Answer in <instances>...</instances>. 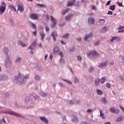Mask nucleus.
Returning <instances> with one entry per match:
<instances>
[{
  "instance_id": "obj_17",
  "label": "nucleus",
  "mask_w": 124,
  "mask_h": 124,
  "mask_svg": "<svg viewBox=\"0 0 124 124\" xmlns=\"http://www.w3.org/2000/svg\"><path fill=\"white\" fill-rule=\"evenodd\" d=\"M18 10H19L20 12H23V11H24V7H23L22 5H18Z\"/></svg>"
},
{
  "instance_id": "obj_55",
  "label": "nucleus",
  "mask_w": 124,
  "mask_h": 124,
  "mask_svg": "<svg viewBox=\"0 0 124 124\" xmlns=\"http://www.w3.org/2000/svg\"><path fill=\"white\" fill-rule=\"evenodd\" d=\"M1 4H2V5H4L3 6H6V4H5L4 2H2L1 3Z\"/></svg>"
},
{
  "instance_id": "obj_32",
  "label": "nucleus",
  "mask_w": 124,
  "mask_h": 124,
  "mask_svg": "<svg viewBox=\"0 0 124 124\" xmlns=\"http://www.w3.org/2000/svg\"><path fill=\"white\" fill-rule=\"evenodd\" d=\"M110 10H115V6L114 5H111L109 7Z\"/></svg>"
},
{
  "instance_id": "obj_27",
  "label": "nucleus",
  "mask_w": 124,
  "mask_h": 124,
  "mask_svg": "<svg viewBox=\"0 0 124 124\" xmlns=\"http://www.w3.org/2000/svg\"><path fill=\"white\" fill-rule=\"evenodd\" d=\"M72 121L74 123H78V118L75 117L73 118Z\"/></svg>"
},
{
  "instance_id": "obj_5",
  "label": "nucleus",
  "mask_w": 124,
  "mask_h": 124,
  "mask_svg": "<svg viewBox=\"0 0 124 124\" xmlns=\"http://www.w3.org/2000/svg\"><path fill=\"white\" fill-rule=\"evenodd\" d=\"M30 18L33 20H37L38 19V15L35 14H31L30 15Z\"/></svg>"
},
{
  "instance_id": "obj_35",
  "label": "nucleus",
  "mask_w": 124,
  "mask_h": 124,
  "mask_svg": "<svg viewBox=\"0 0 124 124\" xmlns=\"http://www.w3.org/2000/svg\"><path fill=\"white\" fill-rule=\"evenodd\" d=\"M32 28L34 30H36V25H35V24H34V23H32Z\"/></svg>"
},
{
  "instance_id": "obj_22",
  "label": "nucleus",
  "mask_w": 124,
  "mask_h": 124,
  "mask_svg": "<svg viewBox=\"0 0 124 124\" xmlns=\"http://www.w3.org/2000/svg\"><path fill=\"white\" fill-rule=\"evenodd\" d=\"M9 50H8V48L7 47H5L4 49V53L5 54V55H8V52Z\"/></svg>"
},
{
  "instance_id": "obj_28",
  "label": "nucleus",
  "mask_w": 124,
  "mask_h": 124,
  "mask_svg": "<svg viewBox=\"0 0 124 124\" xmlns=\"http://www.w3.org/2000/svg\"><path fill=\"white\" fill-rule=\"evenodd\" d=\"M21 62V58L20 57L16 58V59L15 61V62L16 63H18V62Z\"/></svg>"
},
{
  "instance_id": "obj_38",
  "label": "nucleus",
  "mask_w": 124,
  "mask_h": 124,
  "mask_svg": "<svg viewBox=\"0 0 124 124\" xmlns=\"http://www.w3.org/2000/svg\"><path fill=\"white\" fill-rule=\"evenodd\" d=\"M94 70V69L93 68V67H91L89 69V72H92V71H93Z\"/></svg>"
},
{
  "instance_id": "obj_26",
  "label": "nucleus",
  "mask_w": 124,
  "mask_h": 124,
  "mask_svg": "<svg viewBox=\"0 0 124 124\" xmlns=\"http://www.w3.org/2000/svg\"><path fill=\"white\" fill-rule=\"evenodd\" d=\"M100 117L102 118V119H105V116L104 114L102 113L101 110L100 109Z\"/></svg>"
},
{
  "instance_id": "obj_25",
  "label": "nucleus",
  "mask_w": 124,
  "mask_h": 124,
  "mask_svg": "<svg viewBox=\"0 0 124 124\" xmlns=\"http://www.w3.org/2000/svg\"><path fill=\"white\" fill-rule=\"evenodd\" d=\"M41 36V40H43V38H44V37H45V34H44V33L43 32H41L40 33Z\"/></svg>"
},
{
  "instance_id": "obj_30",
  "label": "nucleus",
  "mask_w": 124,
  "mask_h": 124,
  "mask_svg": "<svg viewBox=\"0 0 124 124\" xmlns=\"http://www.w3.org/2000/svg\"><path fill=\"white\" fill-rule=\"evenodd\" d=\"M40 94L41 96H43V97H45L46 96H47V94L44 93V92H41Z\"/></svg>"
},
{
  "instance_id": "obj_51",
  "label": "nucleus",
  "mask_w": 124,
  "mask_h": 124,
  "mask_svg": "<svg viewBox=\"0 0 124 124\" xmlns=\"http://www.w3.org/2000/svg\"><path fill=\"white\" fill-rule=\"evenodd\" d=\"M122 29H124V26L122 27L121 26H120L118 28V30H122Z\"/></svg>"
},
{
  "instance_id": "obj_11",
  "label": "nucleus",
  "mask_w": 124,
  "mask_h": 124,
  "mask_svg": "<svg viewBox=\"0 0 124 124\" xmlns=\"http://www.w3.org/2000/svg\"><path fill=\"white\" fill-rule=\"evenodd\" d=\"M36 44V42H33L31 44V46L29 47V49L30 50H32V49H35V45Z\"/></svg>"
},
{
  "instance_id": "obj_50",
  "label": "nucleus",
  "mask_w": 124,
  "mask_h": 124,
  "mask_svg": "<svg viewBox=\"0 0 124 124\" xmlns=\"http://www.w3.org/2000/svg\"><path fill=\"white\" fill-rule=\"evenodd\" d=\"M59 86H60V87H63V85L62 84V82H59Z\"/></svg>"
},
{
  "instance_id": "obj_57",
  "label": "nucleus",
  "mask_w": 124,
  "mask_h": 124,
  "mask_svg": "<svg viewBox=\"0 0 124 124\" xmlns=\"http://www.w3.org/2000/svg\"><path fill=\"white\" fill-rule=\"evenodd\" d=\"M119 6H123V4L122 3L118 2Z\"/></svg>"
},
{
  "instance_id": "obj_64",
  "label": "nucleus",
  "mask_w": 124,
  "mask_h": 124,
  "mask_svg": "<svg viewBox=\"0 0 124 124\" xmlns=\"http://www.w3.org/2000/svg\"><path fill=\"white\" fill-rule=\"evenodd\" d=\"M104 124H111L110 122H106Z\"/></svg>"
},
{
  "instance_id": "obj_2",
  "label": "nucleus",
  "mask_w": 124,
  "mask_h": 124,
  "mask_svg": "<svg viewBox=\"0 0 124 124\" xmlns=\"http://www.w3.org/2000/svg\"><path fill=\"white\" fill-rule=\"evenodd\" d=\"M87 57L88 58H90V57H99V54L95 51L93 50L87 55Z\"/></svg>"
},
{
  "instance_id": "obj_20",
  "label": "nucleus",
  "mask_w": 124,
  "mask_h": 124,
  "mask_svg": "<svg viewBox=\"0 0 124 124\" xmlns=\"http://www.w3.org/2000/svg\"><path fill=\"white\" fill-rule=\"evenodd\" d=\"M106 80V77H104L101 78L100 83H101V84H103V83H104Z\"/></svg>"
},
{
  "instance_id": "obj_34",
  "label": "nucleus",
  "mask_w": 124,
  "mask_h": 124,
  "mask_svg": "<svg viewBox=\"0 0 124 124\" xmlns=\"http://www.w3.org/2000/svg\"><path fill=\"white\" fill-rule=\"evenodd\" d=\"M68 10H69V9H66L63 12H62V14L63 15H64V14L67 13V11H68Z\"/></svg>"
},
{
  "instance_id": "obj_14",
  "label": "nucleus",
  "mask_w": 124,
  "mask_h": 124,
  "mask_svg": "<svg viewBox=\"0 0 124 124\" xmlns=\"http://www.w3.org/2000/svg\"><path fill=\"white\" fill-rule=\"evenodd\" d=\"M75 3V0H72V1H68L67 2V6H71Z\"/></svg>"
},
{
  "instance_id": "obj_60",
  "label": "nucleus",
  "mask_w": 124,
  "mask_h": 124,
  "mask_svg": "<svg viewBox=\"0 0 124 124\" xmlns=\"http://www.w3.org/2000/svg\"><path fill=\"white\" fill-rule=\"evenodd\" d=\"M49 58H50V59H51V61H52V59H53V55H49Z\"/></svg>"
},
{
  "instance_id": "obj_52",
  "label": "nucleus",
  "mask_w": 124,
  "mask_h": 124,
  "mask_svg": "<svg viewBox=\"0 0 124 124\" xmlns=\"http://www.w3.org/2000/svg\"><path fill=\"white\" fill-rule=\"evenodd\" d=\"M60 62H64V60L63 59H61L60 60Z\"/></svg>"
},
{
  "instance_id": "obj_49",
  "label": "nucleus",
  "mask_w": 124,
  "mask_h": 124,
  "mask_svg": "<svg viewBox=\"0 0 124 124\" xmlns=\"http://www.w3.org/2000/svg\"><path fill=\"white\" fill-rule=\"evenodd\" d=\"M111 2V0H109L106 3V5H109L110 3Z\"/></svg>"
},
{
  "instance_id": "obj_15",
  "label": "nucleus",
  "mask_w": 124,
  "mask_h": 124,
  "mask_svg": "<svg viewBox=\"0 0 124 124\" xmlns=\"http://www.w3.org/2000/svg\"><path fill=\"white\" fill-rule=\"evenodd\" d=\"M6 8V6H0V12L2 14L4 11H5V9Z\"/></svg>"
},
{
  "instance_id": "obj_21",
  "label": "nucleus",
  "mask_w": 124,
  "mask_h": 124,
  "mask_svg": "<svg viewBox=\"0 0 124 124\" xmlns=\"http://www.w3.org/2000/svg\"><path fill=\"white\" fill-rule=\"evenodd\" d=\"M124 121V116L119 117L117 119V122H123Z\"/></svg>"
},
{
  "instance_id": "obj_46",
  "label": "nucleus",
  "mask_w": 124,
  "mask_h": 124,
  "mask_svg": "<svg viewBox=\"0 0 124 124\" xmlns=\"http://www.w3.org/2000/svg\"><path fill=\"white\" fill-rule=\"evenodd\" d=\"M93 111V110H92L91 109H88L87 110V113H91V112H92Z\"/></svg>"
},
{
  "instance_id": "obj_24",
  "label": "nucleus",
  "mask_w": 124,
  "mask_h": 124,
  "mask_svg": "<svg viewBox=\"0 0 124 124\" xmlns=\"http://www.w3.org/2000/svg\"><path fill=\"white\" fill-rule=\"evenodd\" d=\"M99 79L97 78L95 80V86H98V84H99Z\"/></svg>"
},
{
  "instance_id": "obj_37",
  "label": "nucleus",
  "mask_w": 124,
  "mask_h": 124,
  "mask_svg": "<svg viewBox=\"0 0 124 124\" xmlns=\"http://www.w3.org/2000/svg\"><path fill=\"white\" fill-rule=\"evenodd\" d=\"M100 23L101 24H104V23H105V20H104V19H101L100 20Z\"/></svg>"
},
{
  "instance_id": "obj_6",
  "label": "nucleus",
  "mask_w": 124,
  "mask_h": 124,
  "mask_svg": "<svg viewBox=\"0 0 124 124\" xmlns=\"http://www.w3.org/2000/svg\"><path fill=\"white\" fill-rule=\"evenodd\" d=\"M5 65L6 67H10V66H11V62H10L9 59L5 61Z\"/></svg>"
},
{
  "instance_id": "obj_7",
  "label": "nucleus",
  "mask_w": 124,
  "mask_h": 124,
  "mask_svg": "<svg viewBox=\"0 0 124 124\" xmlns=\"http://www.w3.org/2000/svg\"><path fill=\"white\" fill-rule=\"evenodd\" d=\"M8 114H10V115H13V116H16V117H21V115L12 111L8 112Z\"/></svg>"
},
{
  "instance_id": "obj_4",
  "label": "nucleus",
  "mask_w": 124,
  "mask_h": 124,
  "mask_svg": "<svg viewBox=\"0 0 124 124\" xmlns=\"http://www.w3.org/2000/svg\"><path fill=\"white\" fill-rule=\"evenodd\" d=\"M50 20L51 21L53 22L51 25V28H55L56 25H57V21H56L55 18L52 16H50Z\"/></svg>"
},
{
  "instance_id": "obj_58",
  "label": "nucleus",
  "mask_w": 124,
  "mask_h": 124,
  "mask_svg": "<svg viewBox=\"0 0 124 124\" xmlns=\"http://www.w3.org/2000/svg\"><path fill=\"white\" fill-rule=\"evenodd\" d=\"M124 32V30H120L118 31V32Z\"/></svg>"
},
{
  "instance_id": "obj_13",
  "label": "nucleus",
  "mask_w": 124,
  "mask_h": 124,
  "mask_svg": "<svg viewBox=\"0 0 124 124\" xmlns=\"http://www.w3.org/2000/svg\"><path fill=\"white\" fill-rule=\"evenodd\" d=\"M40 119L42 122H44L45 124H48V120H47L45 117H40Z\"/></svg>"
},
{
  "instance_id": "obj_54",
  "label": "nucleus",
  "mask_w": 124,
  "mask_h": 124,
  "mask_svg": "<svg viewBox=\"0 0 124 124\" xmlns=\"http://www.w3.org/2000/svg\"><path fill=\"white\" fill-rule=\"evenodd\" d=\"M120 78L122 81H124V76H122Z\"/></svg>"
},
{
  "instance_id": "obj_43",
  "label": "nucleus",
  "mask_w": 124,
  "mask_h": 124,
  "mask_svg": "<svg viewBox=\"0 0 124 124\" xmlns=\"http://www.w3.org/2000/svg\"><path fill=\"white\" fill-rule=\"evenodd\" d=\"M101 100L102 102H106V99H105V98H102Z\"/></svg>"
},
{
  "instance_id": "obj_3",
  "label": "nucleus",
  "mask_w": 124,
  "mask_h": 124,
  "mask_svg": "<svg viewBox=\"0 0 124 124\" xmlns=\"http://www.w3.org/2000/svg\"><path fill=\"white\" fill-rule=\"evenodd\" d=\"M109 111L112 114H115L116 115H118L120 113V109H116L115 108H110Z\"/></svg>"
},
{
  "instance_id": "obj_8",
  "label": "nucleus",
  "mask_w": 124,
  "mask_h": 124,
  "mask_svg": "<svg viewBox=\"0 0 124 124\" xmlns=\"http://www.w3.org/2000/svg\"><path fill=\"white\" fill-rule=\"evenodd\" d=\"M107 66V61H106L104 62H102L98 66V67L100 68H103V67Z\"/></svg>"
},
{
  "instance_id": "obj_39",
  "label": "nucleus",
  "mask_w": 124,
  "mask_h": 124,
  "mask_svg": "<svg viewBox=\"0 0 124 124\" xmlns=\"http://www.w3.org/2000/svg\"><path fill=\"white\" fill-rule=\"evenodd\" d=\"M35 80H39L40 78H39V76H38V75H36L35 76Z\"/></svg>"
},
{
  "instance_id": "obj_10",
  "label": "nucleus",
  "mask_w": 124,
  "mask_h": 124,
  "mask_svg": "<svg viewBox=\"0 0 124 124\" xmlns=\"http://www.w3.org/2000/svg\"><path fill=\"white\" fill-rule=\"evenodd\" d=\"M92 36H93V33H90L89 34L85 35V37L84 38V41H88L89 38H90V37H92Z\"/></svg>"
},
{
  "instance_id": "obj_47",
  "label": "nucleus",
  "mask_w": 124,
  "mask_h": 124,
  "mask_svg": "<svg viewBox=\"0 0 124 124\" xmlns=\"http://www.w3.org/2000/svg\"><path fill=\"white\" fill-rule=\"evenodd\" d=\"M59 55H60V56L61 57V58H62V57H63V54H62V52H60L59 53Z\"/></svg>"
},
{
  "instance_id": "obj_61",
  "label": "nucleus",
  "mask_w": 124,
  "mask_h": 124,
  "mask_svg": "<svg viewBox=\"0 0 124 124\" xmlns=\"http://www.w3.org/2000/svg\"><path fill=\"white\" fill-rule=\"evenodd\" d=\"M77 40H78V41H80L81 40V38H78L77 39Z\"/></svg>"
},
{
  "instance_id": "obj_18",
  "label": "nucleus",
  "mask_w": 124,
  "mask_h": 124,
  "mask_svg": "<svg viewBox=\"0 0 124 124\" xmlns=\"http://www.w3.org/2000/svg\"><path fill=\"white\" fill-rule=\"evenodd\" d=\"M72 16V14H69L68 16H67L65 17V20L66 21H69L70 20V18Z\"/></svg>"
},
{
  "instance_id": "obj_36",
  "label": "nucleus",
  "mask_w": 124,
  "mask_h": 124,
  "mask_svg": "<svg viewBox=\"0 0 124 124\" xmlns=\"http://www.w3.org/2000/svg\"><path fill=\"white\" fill-rule=\"evenodd\" d=\"M116 38H117V36L113 37V38H112V39L110 40L111 42H114V40H116Z\"/></svg>"
},
{
  "instance_id": "obj_53",
  "label": "nucleus",
  "mask_w": 124,
  "mask_h": 124,
  "mask_svg": "<svg viewBox=\"0 0 124 124\" xmlns=\"http://www.w3.org/2000/svg\"><path fill=\"white\" fill-rule=\"evenodd\" d=\"M78 61H81L82 60L81 56H78Z\"/></svg>"
},
{
  "instance_id": "obj_40",
  "label": "nucleus",
  "mask_w": 124,
  "mask_h": 124,
  "mask_svg": "<svg viewBox=\"0 0 124 124\" xmlns=\"http://www.w3.org/2000/svg\"><path fill=\"white\" fill-rule=\"evenodd\" d=\"M113 64H114V62L113 61L109 62V63H108L109 65H113Z\"/></svg>"
},
{
  "instance_id": "obj_12",
  "label": "nucleus",
  "mask_w": 124,
  "mask_h": 124,
  "mask_svg": "<svg viewBox=\"0 0 124 124\" xmlns=\"http://www.w3.org/2000/svg\"><path fill=\"white\" fill-rule=\"evenodd\" d=\"M88 24H89V25H93V24H94V18H89Z\"/></svg>"
},
{
  "instance_id": "obj_33",
  "label": "nucleus",
  "mask_w": 124,
  "mask_h": 124,
  "mask_svg": "<svg viewBox=\"0 0 124 124\" xmlns=\"http://www.w3.org/2000/svg\"><path fill=\"white\" fill-rule=\"evenodd\" d=\"M69 36V33H67L63 36V38H68Z\"/></svg>"
},
{
  "instance_id": "obj_29",
  "label": "nucleus",
  "mask_w": 124,
  "mask_h": 124,
  "mask_svg": "<svg viewBox=\"0 0 124 124\" xmlns=\"http://www.w3.org/2000/svg\"><path fill=\"white\" fill-rule=\"evenodd\" d=\"M97 93L99 95H101V94H103L102 91L100 90H97Z\"/></svg>"
},
{
  "instance_id": "obj_44",
  "label": "nucleus",
  "mask_w": 124,
  "mask_h": 124,
  "mask_svg": "<svg viewBox=\"0 0 124 124\" xmlns=\"http://www.w3.org/2000/svg\"><path fill=\"white\" fill-rule=\"evenodd\" d=\"M116 40L117 41H121V38L120 37H116Z\"/></svg>"
},
{
  "instance_id": "obj_48",
  "label": "nucleus",
  "mask_w": 124,
  "mask_h": 124,
  "mask_svg": "<svg viewBox=\"0 0 124 124\" xmlns=\"http://www.w3.org/2000/svg\"><path fill=\"white\" fill-rule=\"evenodd\" d=\"M74 81H75V83H77V82H78V79H77V78H75Z\"/></svg>"
},
{
  "instance_id": "obj_42",
  "label": "nucleus",
  "mask_w": 124,
  "mask_h": 124,
  "mask_svg": "<svg viewBox=\"0 0 124 124\" xmlns=\"http://www.w3.org/2000/svg\"><path fill=\"white\" fill-rule=\"evenodd\" d=\"M112 14H113V12L111 11H109L108 13V15H112Z\"/></svg>"
},
{
  "instance_id": "obj_1",
  "label": "nucleus",
  "mask_w": 124,
  "mask_h": 124,
  "mask_svg": "<svg viewBox=\"0 0 124 124\" xmlns=\"http://www.w3.org/2000/svg\"><path fill=\"white\" fill-rule=\"evenodd\" d=\"M28 78H29V75L24 77V76L21 75V74L18 73V77L16 76L15 77V80H14V81L16 82V83L18 82L19 83V84L21 85V84H24L23 79H28Z\"/></svg>"
},
{
  "instance_id": "obj_59",
  "label": "nucleus",
  "mask_w": 124,
  "mask_h": 124,
  "mask_svg": "<svg viewBox=\"0 0 124 124\" xmlns=\"http://www.w3.org/2000/svg\"><path fill=\"white\" fill-rule=\"evenodd\" d=\"M33 35H34L35 36H36V31H35L33 32Z\"/></svg>"
},
{
  "instance_id": "obj_16",
  "label": "nucleus",
  "mask_w": 124,
  "mask_h": 124,
  "mask_svg": "<svg viewBox=\"0 0 124 124\" xmlns=\"http://www.w3.org/2000/svg\"><path fill=\"white\" fill-rule=\"evenodd\" d=\"M59 51H60V48H59V46H56L53 49V53L54 54H57V53H59Z\"/></svg>"
},
{
  "instance_id": "obj_41",
  "label": "nucleus",
  "mask_w": 124,
  "mask_h": 124,
  "mask_svg": "<svg viewBox=\"0 0 124 124\" xmlns=\"http://www.w3.org/2000/svg\"><path fill=\"white\" fill-rule=\"evenodd\" d=\"M50 31V29H49V27H48V26H46V31Z\"/></svg>"
},
{
  "instance_id": "obj_19",
  "label": "nucleus",
  "mask_w": 124,
  "mask_h": 124,
  "mask_svg": "<svg viewBox=\"0 0 124 124\" xmlns=\"http://www.w3.org/2000/svg\"><path fill=\"white\" fill-rule=\"evenodd\" d=\"M106 31H107V28L106 27H104L101 30L100 32L102 33H104V32H106Z\"/></svg>"
},
{
  "instance_id": "obj_9",
  "label": "nucleus",
  "mask_w": 124,
  "mask_h": 124,
  "mask_svg": "<svg viewBox=\"0 0 124 124\" xmlns=\"http://www.w3.org/2000/svg\"><path fill=\"white\" fill-rule=\"evenodd\" d=\"M51 36H52L53 38V40H54V41H56V38L55 37H57V36H58V34H57V32L55 31H54L50 35Z\"/></svg>"
},
{
  "instance_id": "obj_62",
  "label": "nucleus",
  "mask_w": 124,
  "mask_h": 124,
  "mask_svg": "<svg viewBox=\"0 0 124 124\" xmlns=\"http://www.w3.org/2000/svg\"><path fill=\"white\" fill-rule=\"evenodd\" d=\"M38 46H39V47H42V44H39L38 45Z\"/></svg>"
},
{
  "instance_id": "obj_56",
  "label": "nucleus",
  "mask_w": 124,
  "mask_h": 124,
  "mask_svg": "<svg viewBox=\"0 0 124 124\" xmlns=\"http://www.w3.org/2000/svg\"><path fill=\"white\" fill-rule=\"evenodd\" d=\"M99 43V41H98V42L95 43V44H94L95 46H96V45H98Z\"/></svg>"
},
{
  "instance_id": "obj_63",
  "label": "nucleus",
  "mask_w": 124,
  "mask_h": 124,
  "mask_svg": "<svg viewBox=\"0 0 124 124\" xmlns=\"http://www.w3.org/2000/svg\"><path fill=\"white\" fill-rule=\"evenodd\" d=\"M61 43L62 44H64V45L65 44V43H64V42L62 41H61Z\"/></svg>"
},
{
  "instance_id": "obj_31",
  "label": "nucleus",
  "mask_w": 124,
  "mask_h": 124,
  "mask_svg": "<svg viewBox=\"0 0 124 124\" xmlns=\"http://www.w3.org/2000/svg\"><path fill=\"white\" fill-rule=\"evenodd\" d=\"M37 6H40V7H46V5L43 4H37Z\"/></svg>"
},
{
  "instance_id": "obj_23",
  "label": "nucleus",
  "mask_w": 124,
  "mask_h": 124,
  "mask_svg": "<svg viewBox=\"0 0 124 124\" xmlns=\"http://www.w3.org/2000/svg\"><path fill=\"white\" fill-rule=\"evenodd\" d=\"M18 44H20V45H21L22 47H26V46H27L26 45V44H23V43L21 41H18Z\"/></svg>"
},
{
  "instance_id": "obj_45",
  "label": "nucleus",
  "mask_w": 124,
  "mask_h": 124,
  "mask_svg": "<svg viewBox=\"0 0 124 124\" xmlns=\"http://www.w3.org/2000/svg\"><path fill=\"white\" fill-rule=\"evenodd\" d=\"M106 87L107 88H110L111 87V85L109 83H107L106 84Z\"/></svg>"
}]
</instances>
